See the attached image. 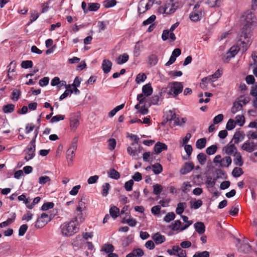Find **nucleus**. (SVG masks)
<instances>
[{
	"label": "nucleus",
	"mask_w": 257,
	"mask_h": 257,
	"mask_svg": "<svg viewBox=\"0 0 257 257\" xmlns=\"http://www.w3.org/2000/svg\"><path fill=\"white\" fill-rule=\"evenodd\" d=\"M251 36L250 28L247 25H245L241 30L239 40L242 45L241 49L243 52H245L251 45L252 42Z\"/></svg>",
	"instance_id": "obj_1"
},
{
	"label": "nucleus",
	"mask_w": 257,
	"mask_h": 257,
	"mask_svg": "<svg viewBox=\"0 0 257 257\" xmlns=\"http://www.w3.org/2000/svg\"><path fill=\"white\" fill-rule=\"evenodd\" d=\"M60 227L62 234L67 236L73 235L79 230V228L73 220L64 223Z\"/></svg>",
	"instance_id": "obj_2"
},
{
	"label": "nucleus",
	"mask_w": 257,
	"mask_h": 257,
	"mask_svg": "<svg viewBox=\"0 0 257 257\" xmlns=\"http://www.w3.org/2000/svg\"><path fill=\"white\" fill-rule=\"evenodd\" d=\"M170 90L168 92V94L169 95H173L176 97L179 94L181 93L183 89V85L182 82H172L169 83Z\"/></svg>",
	"instance_id": "obj_3"
},
{
	"label": "nucleus",
	"mask_w": 257,
	"mask_h": 257,
	"mask_svg": "<svg viewBox=\"0 0 257 257\" xmlns=\"http://www.w3.org/2000/svg\"><path fill=\"white\" fill-rule=\"evenodd\" d=\"M51 215H49L46 213L41 214V216L37 219L35 223V227L40 228L45 225L48 222L52 220Z\"/></svg>",
	"instance_id": "obj_4"
},
{
	"label": "nucleus",
	"mask_w": 257,
	"mask_h": 257,
	"mask_svg": "<svg viewBox=\"0 0 257 257\" xmlns=\"http://www.w3.org/2000/svg\"><path fill=\"white\" fill-rule=\"evenodd\" d=\"M239 48L238 46H232L226 54V56L223 58L224 61H228L231 58L234 57L238 52Z\"/></svg>",
	"instance_id": "obj_5"
},
{
	"label": "nucleus",
	"mask_w": 257,
	"mask_h": 257,
	"mask_svg": "<svg viewBox=\"0 0 257 257\" xmlns=\"http://www.w3.org/2000/svg\"><path fill=\"white\" fill-rule=\"evenodd\" d=\"M36 138L37 137L34 136L30 144L27 147V150L32 152L31 155H29V159H33L35 156Z\"/></svg>",
	"instance_id": "obj_6"
},
{
	"label": "nucleus",
	"mask_w": 257,
	"mask_h": 257,
	"mask_svg": "<svg viewBox=\"0 0 257 257\" xmlns=\"http://www.w3.org/2000/svg\"><path fill=\"white\" fill-rule=\"evenodd\" d=\"M79 124V116L72 115L70 118V126L73 131H75Z\"/></svg>",
	"instance_id": "obj_7"
},
{
	"label": "nucleus",
	"mask_w": 257,
	"mask_h": 257,
	"mask_svg": "<svg viewBox=\"0 0 257 257\" xmlns=\"http://www.w3.org/2000/svg\"><path fill=\"white\" fill-rule=\"evenodd\" d=\"M194 167V164L192 162H186L183 167L181 168L180 172L182 175L186 174L191 172Z\"/></svg>",
	"instance_id": "obj_8"
},
{
	"label": "nucleus",
	"mask_w": 257,
	"mask_h": 257,
	"mask_svg": "<svg viewBox=\"0 0 257 257\" xmlns=\"http://www.w3.org/2000/svg\"><path fill=\"white\" fill-rule=\"evenodd\" d=\"M255 146L256 145L253 142L247 141L243 143L241 148L247 152L251 153L254 150Z\"/></svg>",
	"instance_id": "obj_9"
},
{
	"label": "nucleus",
	"mask_w": 257,
	"mask_h": 257,
	"mask_svg": "<svg viewBox=\"0 0 257 257\" xmlns=\"http://www.w3.org/2000/svg\"><path fill=\"white\" fill-rule=\"evenodd\" d=\"M167 148L168 147L165 144L158 142L155 145L154 150L155 154H158L163 151L167 150Z\"/></svg>",
	"instance_id": "obj_10"
},
{
	"label": "nucleus",
	"mask_w": 257,
	"mask_h": 257,
	"mask_svg": "<svg viewBox=\"0 0 257 257\" xmlns=\"http://www.w3.org/2000/svg\"><path fill=\"white\" fill-rule=\"evenodd\" d=\"M243 243L241 244L240 246L238 248V250L244 253H248L251 251V245L245 240L243 241Z\"/></svg>",
	"instance_id": "obj_11"
},
{
	"label": "nucleus",
	"mask_w": 257,
	"mask_h": 257,
	"mask_svg": "<svg viewBox=\"0 0 257 257\" xmlns=\"http://www.w3.org/2000/svg\"><path fill=\"white\" fill-rule=\"evenodd\" d=\"M223 151L227 155H232L233 153L237 151V148L234 144H232L230 142L226 146L223 148Z\"/></svg>",
	"instance_id": "obj_12"
},
{
	"label": "nucleus",
	"mask_w": 257,
	"mask_h": 257,
	"mask_svg": "<svg viewBox=\"0 0 257 257\" xmlns=\"http://www.w3.org/2000/svg\"><path fill=\"white\" fill-rule=\"evenodd\" d=\"M152 238L157 244H159L165 241L166 238L164 235H161L159 232H157L152 236Z\"/></svg>",
	"instance_id": "obj_13"
},
{
	"label": "nucleus",
	"mask_w": 257,
	"mask_h": 257,
	"mask_svg": "<svg viewBox=\"0 0 257 257\" xmlns=\"http://www.w3.org/2000/svg\"><path fill=\"white\" fill-rule=\"evenodd\" d=\"M112 65L111 62L109 60H103L101 66L103 72L106 74L109 73L111 69Z\"/></svg>",
	"instance_id": "obj_14"
},
{
	"label": "nucleus",
	"mask_w": 257,
	"mask_h": 257,
	"mask_svg": "<svg viewBox=\"0 0 257 257\" xmlns=\"http://www.w3.org/2000/svg\"><path fill=\"white\" fill-rule=\"evenodd\" d=\"M195 231L199 234H202L205 231V226L203 222L198 221L194 224Z\"/></svg>",
	"instance_id": "obj_15"
},
{
	"label": "nucleus",
	"mask_w": 257,
	"mask_h": 257,
	"mask_svg": "<svg viewBox=\"0 0 257 257\" xmlns=\"http://www.w3.org/2000/svg\"><path fill=\"white\" fill-rule=\"evenodd\" d=\"M162 92H160L158 94L154 95L150 98L149 105L158 104V102L162 101Z\"/></svg>",
	"instance_id": "obj_16"
},
{
	"label": "nucleus",
	"mask_w": 257,
	"mask_h": 257,
	"mask_svg": "<svg viewBox=\"0 0 257 257\" xmlns=\"http://www.w3.org/2000/svg\"><path fill=\"white\" fill-rule=\"evenodd\" d=\"M83 211V210H77L76 209L75 211V216L74 220L75 223L77 222V223H81L84 220L85 218L83 213H82Z\"/></svg>",
	"instance_id": "obj_17"
},
{
	"label": "nucleus",
	"mask_w": 257,
	"mask_h": 257,
	"mask_svg": "<svg viewBox=\"0 0 257 257\" xmlns=\"http://www.w3.org/2000/svg\"><path fill=\"white\" fill-rule=\"evenodd\" d=\"M233 156L235 157L233 160L234 164L239 167L242 166L243 164V161L240 153L236 151L233 154Z\"/></svg>",
	"instance_id": "obj_18"
},
{
	"label": "nucleus",
	"mask_w": 257,
	"mask_h": 257,
	"mask_svg": "<svg viewBox=\"0 0 257 257\" xmlns=\"http://www.w3.org/2000/svg\"><path fill=\"white\" fill-rule=\"evenodd\" d=\"M182 6L183 5L181 2L173 0V5L172 8L168 10V14L170 15L174 13L178 9L181 8Z\"/></svg>",
	"instance_id": "obj_19"
},
{
	"label": "nucleus",
	"mask_w": 257,
	"mask_h": 257,
	"mask_svg": "<svg viewBox=\"0 0 257 257\" xmlns=\"http://www.w3.org/2000/svg\"><path fill=\"white\" fill-rule=\"evenodd\" d=\"M142 92L146 97L151 95L153 93V88L150 83L146 84L142 87Z\"/></svg>",
	"instance_id": "obj_20"
},
{
	"label": "nucleus",
	"mask_w": 257,
	"mask_h": 257,
	"mask_svg": "<svg viewBox=\"0 0 257 257\" xmlns=\"http://www.w3.org/2000/svg\"><path fill=\"white\" fill-rule=\"evenodd\" d=\"M244 134L243 132H236L233 135L232 141H233L235 144H238L244 138Z\"/></svg>",
	"instance_id": "obj_21"
},
{
	"label": "nucleus",
	"mask_w": 257,
	"mask_h": 257,
	"mask_svg": "<svg viewBox=\"0 0 257 257\" xmlns=\"http://www.w3.org/2000/svg\"><path fill=\"white\" fill-rule=\"evenodd\" d=\"M220 162H221V163L219 164V167H228L231 164L232 160L229 156H227L221 159Z\"/></svg>",
	"instance_id": "obj_22"
},
{
	"label": "nucleus",
	"mask_w": 257,
	"mask_h": 257,
	"mask_svg": "<svg viewBox=\"0 0 257 257\" xmlns=\"http://www.w3.org/2000/svg\"><path fill=\"white\" fill-rule=\"evenodd\" d=\"M176 116V115L175 112L171 110H169L167 113L166 121L164 120L163 124H165L167 122H169L170 124L173 120L175 118Z\"/></svg>",
	"instance_id": "obj_23"
},
{
	"label": "nucleus",
	"mask_w": 257,
	"mask_h": 257,
	"mask_svg": "<svg viewBox=\"0 0 257 257\" xmlns=\"http://www.w3.org/2000/svg\"><path fill=\"white\" fill-rule=\"evenodd\" d=\"M129 59V56L126 53L120 55L117 59V64L121 65L126 62Z\"/></svg>",
	"instance_id": "obj_24"
},
{
	"label": "nucleus",
	"mask_w": 257,
	"mask_h": 257,
	"mask_svg": "<svg viewBox=\"0 0 257 257\" xmlns=\"http://www.w3.org/2000/svg\"><path fill=\"white\" fill-rule=\"evenodd\" d=\"M189 17L191 21L195 22H197L201 20L202 17V13H196L193 12L190 14Z\"/></svg>",
	"instance_id": "obj_25"
},
{
	"label": "nucleus",
	"mask_w": 257,
	"mask_h": 257,
	"mask_svg": "<svg viewBox=\"0 0 257 257\" xmlns=\"http://www.w3.org/2000/svg\"><path fill=\"white\" fill-rule=\"evenodd\" d=\"M206 144V139L205 138L198 139L196 142V147L198 149H202L205 148Z\"/></svg>",
	"instance_id": "obj_26"
},
{
	"label": "nucleus",
	"mask_w": 257,
	"mask_h": 257,
	"mask_svg": "<svg viewBox=\"0 0 257 257\" xmlns=\"http://www.w3.org/2000/svg\"><path fill=\"white\" fill-rule=\"evenodd\" d=\"M109 213L112 218H116L119 214V209L117 207L113 206L109 209Z\"/></svg>",
	"instance_id": "obj_27"
},
{
	"label": "nucleus",
	"mask_w": 257,
	"mask_h": 257,
	"mask_svg": "<svg viewBox=\"0 0 257 257\" xmlns=\"http://www.w3.org/2000/svg\"><path fill=\"white\" fill-rule=\"evenodd\" d=\"M186 207V202H180L177 204V207L176 209V212L177 214L181 215L184 212L185 208Z\"/></svg>",
	"instance_id": "obj_28"
},
{
	"label": "nucleus",
	"mask_w": 257,
	"mask_h": 257,
	"mask_svg": "<svg viewBox=\"0 0 257 257\" xmlns=\"http://www.w3.org/2000/svg\"><path fill=\"white\" fill-rule=\"evenodd\" d=\"M153 168V171L155 174H159L163 171V167L162 165L159 163H155L152 165Z\"/></svg>",
	"instance_id": "obj_29"
},
{
	"label": "nucleus",
	"mask_w": 257,
	"mask_h": 257,
	"mask_svg": "<svg viewBox=\"0 0 257 257\" xmlns=\"http://www.w3.org/2000/svg\"><path fill=\"white\" fill-rule=\"evenodd\" d=\"M108 175L109 177L114 179H118L120 177L119 173L114 169H111L108 172Z\"/></svg>",
	"instance_id": "obj_30"
},
{
	"label": "nucleus",
	"mask_w": 257,
	"mask_h": 257,
	"mask_svg": "<svg viewBox=\"0 0 257 257\" xmlns=\"http://www.w3.org/2000/svg\"><path fill=\"white\" fill-rule=\"evenodd\" d=\"M142 48H143L142 42L139 41L136 43L134 48V54L136 57L140 55V51Z\"/></svg>",
	"instance_id": "obj_31"
},
{
	"label": "nucleus",
	"mask_w": 257,
	"mask_h": 257,
	"mask_svg": "<svg viewBox=\"0 0 257 257\" xmlns=\"http://www.w3.org/2000/svg\"><path fill=\"white\" fill-rule=\"evenodd\" d=\"M242 108V104L240 102L237 101L233 103V106L231 108V112L233 114L236 113L237 112L241 110Z\"/></svg>",
	"instance_id": "obj_32"
},
{
	"label": "nucleus",
	"mask_w": 257,
	"mask_h": 257,
	"mask_svg": "<svg viewBox=\"0 0 257 257\" xmlns=\"http://www.w3.org/2000/svg\"><path fill=\"white\" fill-rule=\"evenodd\" d=\"M88 12H95L97 11L100 7L99 3H89L88 4Z\"/></svg>",
	"instance_id": "obj_33"
},
{
	"label": "nucleus",
	"mask_w": 257,
	"mask_h": 257,
	"mask_svg": "<svg viewBox=\"0 0 257 257\" xmlns=\"http://www.w3.org/2000/svg\"><path fill=\"white\" fill-rule=\"evenodd\" d=\"M15 107L14 104L12 103L8 104L3 106V110L6 113H11L14 111Z\"/></svg>",
	"instance_id": "obj_34"
},
{
	"label": "nucleus",
	"mask_w": 257,
	"mask_h": 257,
	"mask_svg": "<svg viewBox=\"0 0 257 257\" xmlns=\"http://www.w3.org/2000/svg\"><path fill=\"white\" fill-rule=\"evenodd\" d=\"M217 149L218 147L216 145H212L206 148V153L208 155H213L216 152Z\"/></svg>",
	"instance_id": "obj_35"
},
{
	"label": "nucleus",
	"mask_w": 257,
	"mask_h": 257,
	"mask_svg": "<svg viewBox=\"0 0 257 257\" xmlns=\"http://www.w3.org/2000/svg\"><path fill=\"white\" fill-rule=\"evenodd\" d=\"M181 222L179 220H175L174 223L169 226V228L173 231L180 230Z\"/></svg>",
	"instance_id": "obj_36"
},
{
	"label": "nucleus",
	"mask_w": 257,
	"mask_h": 257,
	"mask_svg": "<svg viewBox=\"0 0 257 257\" xmlns=\"http://www.w3.org/2000/svg\"><path fill=\"white\" fill-rule=\"evenodd\" d=\"M122 223H126L130 226L134 227L137 224V221L136 219L131 218V216L129 215V218L125 219V217H124L122 220Z\"/></svg>",
	"instance_id": "obj_37"
},
{
	"label": "nucleus",
	"mask_w": 257,
	"mask_h": 257,
	"mask_svg": "<svg viewBox=\"0 0 257 257\" xmlns=\"http://www.w3.org/2000/svg\"><path fill=\"white\" fill-rule=\"evenodd\" d=\"M114 248L113 246L111 244H105L102 247V250L109 254L112 252Z\"/></svg>",
	"instance_id": "obj_38"
},
{
	"label": "nucleus",
	"mask_w": 257,
	"mask_h": 257,
	"mask_svg": "<svg viewBox=\"0 0 257 257\" xmlns=\"http://www.w3.org/2000/svg\"><path fill=\"white\" fill-rule=\"evenodd\" d=\"M243 174V171L241 168L235 167L232 172V175L234 177L237 178Z\"/></svg>",
	"instance_id": "obj_39"
},
{
	"label": "nucleus",
	"mask_w": 257,
	"mask_h": 257,
	"mask_svg": "<svg viewBox=\"0 0 257 257\" xmlns=\"http://www.w3.org/2000/svg\"><path fill=\"white\" fill-rule=\"evenodd\" d=\"M101 194L103 196H106L108 194V191L110 188V185L108 183H105L102 185Z\"/></svg>",
	"instance_id": "obj_40"
},
{
	"label": "nucleus",
	"mask_w": 257,
	"mask_h": 257,
	"mask_svg": "<svg viewBox=\"0 0 257 257\" xmlns=\"http://www.w3.org/2000/svg\"><path fill=\"white\" fill-rule=\"evenodd\" d=\"M235 124H237L240 126L243 125L245 122V118L243 115H237L235 117Z\"/></svg>",
	"instance_id": "obj_41"
},
{
	"label": "nucleus",
	"mask_w": 257,
	"mask_h": 257,
	"mask_svg": "<svg viewBox=\"0 0 257 257\" xmlns=\"http://www.w3.org/2000/svg\"><path fill=\"white\" fill-rule=\"evenodd\" d=\"M206 155L203 153H199L197 156V159L199 164L201 165H203L205 164L206 160Z\"/></svg>",
	"instance_id": "obj_42"
},
{
	"label": "nucleus",
	"mask_w": 257,
	"mask_h": 257,
	"mask_svg": "<svg viewBox=\"0 0 257 257\" xmlns=\"http://www.w3.org/2000/svg\"><path fill=\"white\" fill-rule=\"evenodd\" d=\"M116 4L115 0H105L103 2V5L106 8L114 7Z\"/></svg>",
	"instance_id": "obj_43"
},
{
	"label": "nucleus",
	"mask_w": 257,
	"mask_h": 257,
	"mask_svg": "<svg viewBox=\"0 0 257 257\" xmlns=\"http://www.w3.org/2000/svg\"><path fill=\"white\" fill-rule=\"evenodd\" d=\"M33 62L31 60L23 61L21 63V67L24 69H28L33 67Z\"/></svg>",
	"instance_id": "obj_44"
},
{
	"label": "nucleus",
	"mask_w": 257,
	"mask_h": 257,
	"mask_svg": "<svg viewBox=\"0 0 257 257\" xmlns=\"http://www.w3.org/2000/svg\"><path fill=\"white\" fill-rule=\"evenodd\" d=\"M235 127V122L233 119H229L226 125V128L228 131L233 130Z\"/></svg>",
	"instance_id": "obj_45"
},
{
	"label": "nucleus",
	"mask_w": 257,
	"mask_h": 257,
	"mask_svg": "<svg viewBox=\"0 0 257 257\" xmlns=\"http://www.w3.org/2000/svg\"><path fill=\"white\" fill-rule=\"evenodd\" d=\"M54 206V204L52 202H48L45 203L41 207V210L43 211H46L49 209L53 208Z\"/></svg>",
	"instance_id": "obj_46"
},
{
	"label": "nucleus",
	"mask_w": 257,
	"mask_h": 257,
	"mask_svg": "<svg viewBox=\"0 0 257 257\" xmlns=\"http://www.w3.org/2000/svg\"><path fill=\"white\" fill-rule=\"evenodd\" d=\"M157 56L155 54H152L149 57V63L151 65H155L158 62Z\"/></svg>",
	"instance_id": "obj_47"
},
{
	"label": "nucleus",
	"mask_w": 257,
	"mask_h": 257,
	"mask_svg": "<svg viewBox=\"0 0 257 257\" xmlns=\"http://www.w3.org/2000/svg\"><path fill=\"white\" fill-rule=\"evenodd\" d=\"M222 3L221 0H215L214 2H211L210 0L208 1L207 4L211 8L219 7Z\"/></svg>",
	"instance_id": "obj_48"
},
{
	"label": "nucleus",
	"mask_w": 257,
	"mask_h": 257,
	"mask_svg": "<svg viewBox=\"0 0 257 257\" xmlns=\"http://www.w3.org/2000/svg\"><path fill=\"white\" fill-rule=\"evenodd\" d=\"M147 78V76L145 73H139L137 75L136 81L137 83L139 84L142 82H144Z\"/></svg>",
	"instance_id": "obj_49"
},
{
	"label": "nucleus",
	"mask_w": 257,
	"mask_h": 257,
	"mask_svg": "<svg viewBox=\"0 0 257 257\" xmlns=\"http://www.w3.org/2000/svg\"><path fill=\"white\" fill-rule=\"evenodd\" d=\"M202 201L200 199H199L193 203L191 201V207L194 209H197L202 206Z\"/></svg>",
	"instance_id": "obj_50"
},
{
	"label": "nucleus",
	"mask_w": 257,
	"mask_h": 257,
	"mask_svg": "<svg viewBox=\"0 0 257 257\" xmlns=\"http://www.w3.org/2000/svg\"><path fill=\"white\" fill-rule=\"evenodd\" d=\"M21 91L19 89H15L12 92L13 97L11 98L14 101H17L21 95Z\"/></svg>",
	"instance_id": "obj_51"
},
{
	"label": "nucleus",
	"mask_w": 257,
	"mask_h": 257,
	"mask_svg": "<svg viewBox=\"0 0 257 257\" xmlns=\"http://www.w3.org/2000/svg\"><path fill=\"white\" fill-rule=\"evenodd\" d=\"M175 218V214L174 212H169L166 214L164 218V220L166 222H169Z\"/></svg>",
	"instance_id": "obj_52"
},
{
	"label": "nucleus",
	"mask_w": 257,
	"mask_h": 257,
	"mask_svg": "<svg viewBox=\"0 0 257 257\" xmlns=\"http://www.w3.org/2000/svg\"><path fill=\"white\" fill-rule=\"evenodd\" d=\"M133 180H130L126 182L124 184V188L127 191H131L133 189V186L134 185Z\"/></svg>",
	"instance_id": "obj_53"
},
{
	"label": "nucleus",
	"mask_w": 257,
	"mask_h": 257,
	"mask_svg": "<svg viewBox=\"0 0 257 257\" xmlns=\"http://www.w3.org/2000/svg\"><path fill=\"white\" fill-rule=\"evenodd\" d=\"M64 118H65V116L64 115H61V114L56 115L55 116H53L51 118V119L50 120V122L54 123V122H57V121H59L60 120H62L64 119Z\"/></svg>",
	"instance_id": "obj_54"
},
{
	"label": "nucleus",
	"mask_w": 257,
	"mask_h": 257,
	"mask_svg": "<svg viewBox=\"0 0 257 257\" xmlns=\"http://www.w3.org/2000/svg\"><path fill=\"white\" fill-rule=\"evenodd\" d=\"M83 200H84V197H82L80 201L78 202V205L76 209L77 210H84L85 209V203Z\"/></svg>",
	"instance_id": "obj_55"
},
{
	"label": "nucleus",
	"mask_w": 257,
	"mask_h": 257,
	"mask_svg": "<svg viewBox=\"0 0 257 257\" xmlns=\"http://www.w3.org/2000/svg\"><path fill=\"white\" fill-rule=\"evenodd\" d=\"M162 191V187L161 185L157 184L153 185V193L155 195H159Z\"/></svg>",
	"instance_id": "obj_56"
},
{
	"label": "nucleus",
	"mask_w": 257,
	"mask_h": 257,
	"mask_svg": "<svg viewBox=\"0 0 257 257\" xmlns=\"http://www.w3.org/2000/svg\"><path fill=\"white\" fill-rule=\"evenodd\" d=\"M156 17L155 15H152L148 19L144 21L143 23L144 26H147L149 24H152L153 22L156 20Z\"/></svg>",
	"instance_id": "obj_57"
},
{
	"label": "nucleus",
	"mask_w": 257,
	"mask_h": 257,
	"mask_svg": "<svg viewBox=\"0 0 257 257\" xmlns=\"http://www.w3.org/2000/svg\"><path fill=\"white\" fill-rule=\"evenodd\" d=\"M193 257H209V252L207 251L202 252H196Z\"/></svg>",
	"instance_id": "obj_58"
},
{
	"label": "nucleus",
	"mask_w": 257,
	"mask_h": 257,
	"mask_svg": "<svg viewBox=\"0 0 257 257\" xmlns=\"http://www.w3.org/2000/svg\"><path fill=\"white\" fill-rule=\"evenodd\" d=\"M127 153L133 157H136L138 156V152L137 149H133L131 147H128L127 148Z\"/></svg>",
	"instance_id": "obj_59"
},
{
	"label": "nucleus",
	"mask_w": 257,
	"mask_h": 257,
	"mask_svg": "<svg viewBox=\"0 0 257 257\" xmlns=\"http://www.w3.org/2000/svg\"><path fill=\"white\" fill-rule=\"evenodd\" d=\"M39 17V14L36 11H34L31 13L30 21L28 23V25H30L33 22L36 21Z\"/></svg>",
	"instance_id": "obj_60"
},
{
	"label": "nucleus",
	"mask_w": 257,
	"mask_h": 257,
	"mask_svg": "<svg viewBox=\"0 0 257 257\" xmlns=\"http://www.w3.org/2000/svg\"><path fill=\"white\" fill-rule=\"evenodd\" d=\"M18 199L19 201H23L28 208V206H29L30 204V200L29 198H26L25 195L22 194L21 195L18 196Z\"/></svg>",
	"instance_id": "obj_61"
},
{
	"label": "nucleus",
	"mask_w": 257,
	"mask_h": 257,
	"mask_svg": "<svg viewBox=\"0 0 257 257\" xmlns=\"http://www.w3.org/2000/svg\"><path fill=\"white\" fill-rule=\"evenodd\" d=\"M33 216V214L30 211H27L26 214L23 216L22 219V220L29 221L32 219Z\"/></svg>",
	"instance_id": "obj_62"
},
{
	"label": "nucleus",
	"mask_w": 257,
	"mask_h": 257,
	"mask_svg": "<svg viewBox=\"0 0 257 257\" xmlns=\"http://www.w3.org/2000/svg\"><path fill=\"white\" fill-rule=\"evenodd\" d=\"M28 227L27 224H23L21 225L19 230V235L23 236L27 230Z\"/></svg>",
	"instance_id": "obj_63"
},
{
	"label": "nucleus",
	"mask_w": 257,
	"mask_h": 257,
	"mask_svg": "<svg viewBox=\"0 0 257 257\" xmlns=\"http://www.w3.org/2000/svg\"><path fill=\"white\" fill-rule=\"evenodd\" d=\"M51 181V179L49 176H41L39 178V183L40 184L44 185L46 184L48 182H50Z\"/></svg>",
	"instance_id": "obj_64"
}]
</instances>
